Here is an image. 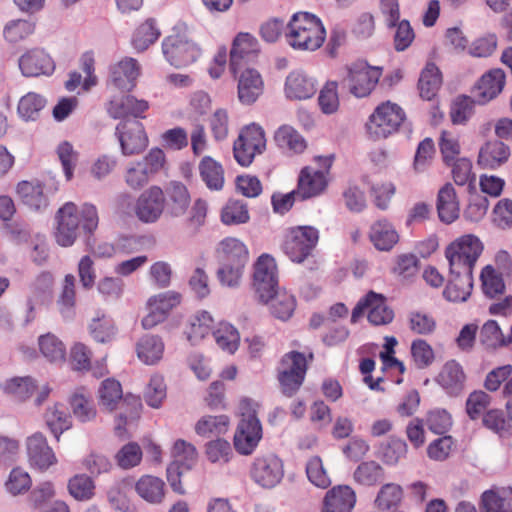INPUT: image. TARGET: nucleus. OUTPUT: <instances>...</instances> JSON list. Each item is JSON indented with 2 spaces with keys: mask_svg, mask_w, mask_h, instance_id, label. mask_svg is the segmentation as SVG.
Wrapping results in <instances>:
<instances>
[{
  "mask_svg": "<svg viewBox=\"0 0 512 512\" xmlns=\"http://www.w3.org/2000/svg\"><path fill=\"white\" fill-rule=\"evenodd\" d=\"M149 104L143 99H137L132 95L113 97L108 105L107 112L114 119H122L128 116L143 118V113L148 110Z\"/></svg>",
  "mask_w": 512,
  "mask_h": 512,
  "instance_id": "obj_31",
  "label": "nucleus"
},
{
  "mask_svg": "<svg viewBox=\"0 0 512 512\" xmlns=\"http://www.w3.org/2000/svg\"><path fill=\"white\" fill-rule=\"evenodd\" d=\"M384 477V469L376 461H364L353 473L355 482L363 486H373Z\"/></svg>",
  "mask_w": 512,
  "mask_h": 512,
  "instance_id": "obj_58",
  "label": "nucleus"
},
{
  "mask_svg": "<svg viewBox=\"0 0 512 512\" xmlns=\"http://www.w3.org/2000/svg\"><path fill=\"white\" fill-rule=\"evenodd\" d=\"M216 257L219 264L247 265L249 249L239 238L228 236L223 238L216 246Z\"/></svg>",
  "mask_w": 512,
  "mask_h": 512,
  "instance_id": "obj_26",
  "label": "nucleus"
},
{
  "mask_svg": "<svg viewBox=\"0 0 512 512\" xmlns=\"http://www.w3.org/2000/svg\"><path fill=\"white\" fill-rule=\"evenodd\" d=\"M249 476L257 486L273 489L284 478V463L274 453L259 454L251 463Z\"/></svg>",
  "mask_w": 512,
  "mask_h": 512,
  "instance_id": "obj_10",
  "label": "nucleus"
},
{
  "mask_svg": "<svg viewBox=\"0 0 512 512\" xmlns=\"http://www.w3.org/2000/svg\"><path fill=\"white\" fill-rule=\"evenodd\" d=\"M253 287L259 301L271 298L278 288V267L275 258L268 254H261L253 264Z\"/></svg>",
  "mask_w": 512,
  "mask_h": 512,
  "instance_id": "obj_12",
  "label": "nucleus"
},
{
  "mask_svg": "<svg viewBox=\"0 0 512 512\" xmlns=\"http://www.w3.org/2000/svg\"><path fill=\"white\" fill-rule=\"evenodd\" d=\"M306 475L312 485L320 489L328 488L332 480L323 460L319 456H313L306 463Z\"/></svg>",
  "mask_w": 512,
  "mask_h": 512,
  "instance_id": "obj_61",
  "label": "nucleus"
},
{
  "mask_svg": "<svg viewBox=\"0 0 512 512\" xmlns=\"http://www.w3.org/2000/svg\"><path fill=\"white\" fill-rule=\"evenodd\" d=\"M442 84V77L438 67L433 63H428L422 70L418 88L420 96L425 100H432Z\"/></svg>",
  "mask_w": 512,
  "mask_h": 512,
  "instance_id": "obj_51",
  "label": "nucleus"
},
{
  "mask_svg": "<svg viewBox=\"0 0 512 512\" xmlns=\"http://www.w3.org/2000/svg\"><path fill=\"white\" fill-rule=\"evenodd\" d=\"M19 68L24 76L37 77L52 74L55 69V64L45 51L33 49L20 57Z\"/></svg>",
  "mask_w": 512,
  "mask_h": 512,
  "instance_id": "obj_27",
  "label": "nucleus"
},
{
  "mask_svg": "<svg viewBox=\"0 0 512 512\" xmlns=\"http://www.w3.org/2000/svg\"><path fill=\"white\" fill-rule=\"evenodd\" d=\"M436 208L439 219L451 224L459 218L460 205L454 187L448 183L438 192Z\"/></svg>",
  "mask_w": 512,
  "mask_h": 512,
  "instance_id": "obj_35",
  "label": "nucleus"
},
{
  "mask_svg": "<svg viewBox=\"0 0 512 512\" xmlns=\"http://www.w3.org/2000/svg\"><path fill=\"white\" fill-rule=\"evenodd\" d=\"M484 251V244L474 234H464L447 245L445 257L450 273L473 275L475 265Z\"/></svg>",
  "mask_w": 512,
  "mask_h": 512,
  "instance_id": "obj_3",
  "label": "nucleus"
},
{
  "mask_svg": "<svg viewBox=\"0 0 512 512\" xmlns=\"http://www.w3.org/2000/svg\"><path fill=\"white\" fill-rule=\"evenodd\" d=\"M160 36V31L153 20H147L137 27L133 34L132 44L138 51L146 50Z\"/></svg>",
  "mask_w": 512,
  "mask_h": 512,
  "instance_id": "obj_64",
  "label": "nucleus"
},
{
  "mask_svg": "<svg viewBox=\"0 0 512 512\" xmlns=\"http://www.w3.org/2000/svg\"><path fill=\"white\" fill-rule=\"evenodd\" d=\"M75 281L74 275L67 274L65 276L62 291L57 300L58 310L66 319H70L74 315L76 304Z\"/></svg>",
  "mask_w": 512,
  "mask_h": 512,
  "instance_id": "obj_54",
  "label": "nucleus"
},
{
  "mask_svg": "<svg viewBox=\"0 0 512 512\" xmlns=\"http://www.w3.org/2000/svg\"><path fill=\"white\" fill-rule=\"evenodd\" d=\"M403 499V488L396 483L384 484L377 493L375 504L380 510L397 507Z\"/></svg>",
  "mask_w": 512,
  "mask_h": 512,
  "instance_id": "obj_63",
  "label": "nucleus"
},
{
  "mask_svg": "<svg viewBox=\"0 0 512 512\" xmlns=\"http://www.w3.org/2000/svg\"><path fill=\"white\" fill-rule=\"evenodd\" d=\"M69 404L74 417L81 423L95 419L97 411L91 395L84 389L76 390L69 398Z\"/></svg>",
  "mask_w": 512,
  "mask_h": 512,
  "instance_id": "obj_44",
  "label": "nucleus"
},
{
  "mask_svg": "<svg viewBox=\"0 0 512 512\" xmlns=\"http://www.w3.org/2000/svg\"><path fill=\"white\" fill-rule=\"evenodd\" d=\"M261 302L268 304L271 314L283 321L288 320L296 308L295 297L279 287L274 290L271 298Z\"/></svg>",
  "mask_w": 512,
  "mask_h": 512,
  "instance_id": "obj_40",
  "label": "nucleus"
},
{
  "mask_svg": "<svg viewBox=\"0 0 512 512\" xmlns=\"http://www.w3.org/2000/svg\"><path fill=\"white\" fill-rule=\"evenodd\" d=\"M503 385L502 395L504 397L512 396V365L506 364L491 370L485 378L484 387L495 392Z\"/></svg>",
  "mask_w": 512,
  "mask_h": 512,
  "instance_id": "obj_46",
  "label": "nucleus"
},
{
  "mask_svg": "<svg viewBox=\"0 0 512 512\" xmlns=\"http://www.w3.org/2000/svg\"><path fill=\"white\" fill-rule=\"evenodd\" d=\"M317 80L307 72L296 69L288 73L284 82V95L290 101L312 98L317 92Z\"/></svg>",
  "mask_w": 512,
  "mask_h": 512,
  "instance_id": "obj_20",
  "label": "nucleus"
},
{
  "mask_svg": "<svg viewBox=\"0 0 512 512\" xmlns=\"http://www.w3.org/2000/svg\"><path fill=\"white\" fill-rule=\"evenodd\" d=\"M55 152L61 163L66 181H71L74 177V171L78 163L79 152L68 141L60 142L57 145Z\"/></svg>",
  "mask_w": 512,
  "mask_h": 512,
  "instance_id": "obj_57",
  "label": "nucleus"
},
{
  "mask_svg": "<svg viewBox=\"0 0 512 512\" xmlns=\"http://www.w3.org/2000/svg\"><path fill=\"white\" fill-rule=\"evenodd\" d=\"M368 313V320L373 325H386L394 318V312L388 307L382 294L369 292L354 307L351 315V321L356 322L365 312Z\"/></svg>",
  "mask_w": 512,
  "mask_h": 512,
  "instance_id": "obj_16",
  "label": "nucleus"
},
{
  "mask_svg": "<svg viewBox=\"0 0 512 512\" xmlns=\"http://www.w3.org/2000/svg\"><path fill=\"white\" fill-rule=\"evenodd\" d=\"M171 456L173 461L185 470H190L197 462L198 452L196 447L183 439H178L174 442L171 449Z\"/></svg>",
  "mask_w": 512,
  "mask_h": 512,
  "instance_id": "obj_56",
  "label": "nucleus"
},
{
  "mask_svg": "<svg viewBox=\"0 0 512 512\" xmlns=\"http://www.w3.org/2000/svg\"><path fill=\"white\" fill-rule=\"evenodd\" d=\"M325 37L320 19L308 12L294 13L286 24L285 38L293 49L315 51L322 46Z\"/></svg>",
  "mask_w": 512,
  "mask_h": 512,
  "instance_id": "obj_2",
  "label": "nucleus"
},
{
  "mask_svg": "<svg viewBox=\"0 0 512 512\" xmlns=\"http://www.w3.org/2000/svg\"><path fill=\"white\" fill-rule=\"evenodd\" d=\"M307 370V358L303 353L291 351L286 353L278 366L277 379L281 391L292 396L301 387Z\"/></svg>",
  "mask_w": 512,
  "mask_h": 512,
  "instance_id": "obj_9",
  "label": "nucleus"
},
{
  "mask_svg": "<svg viewBox=\"0 0 512 512\" xmlns=\"http://www.w3.org/2000/svg\"><path fill=\"white\" fill-rule=\"evenodd\" d=\"M437 382L449 394H458L464 386L465 374L461 365L454 361H448L440 371Z\"/></svg>",
  "mask_w": 512,
  "mask_h": 512,
  "instance_id": "obj_43",
  "label": "nucleus"
},
{
  "mask_svg": "<svg viewBox=\"0 0 512 512\" xmlns=\"http://www.w3.org/2000/svg\"><path fill=\"white\" fill-rule=\"evenodd\" d=\"M482 512H512V487H493L481 495Z\"/></svg>",
  "mask_w": 512,
  "mask_h": 512,
  "instance_id": "obj_34",
  "label": "nucleus"
},
{
  "mask_svg": "<svg viewBox=\"0 0 512 512\" xmlns=\"http://www.w3.org/2000/svg\"><path fill=\"white\" fill-rule=\"evenodd\" d=\"M509 156L510 149L503 142L488 141L479 150L477 164L483 169H497L507 162Z\"/></svg>",
  "mask_w": 512,
  "mask_h": 512,
  "instance_id": "obj_33",
  "label": "nucleus"
},
{
  "mask_svg": "<svg viewBox=\"0 0 512 512\" xmlns=\"http://www.w3.org/2000/svg\"><path fill=\"white\" fill-rule=\"evenodd\" d=\"M450 276L443 291L444 297L451 302H465L473 289V275L450 273Z\"/></svg>",
  "mask_w": 512,
  "mask_h": 512,
  "instance_id": "obj_41",
  "label": "nucleus"
},
{
  "mask_svg": "<svg viewBox=\"0 0 512 512\" xmlns=\"http://www.w3.org/2000/svg\"><path fill=\"white\" fill-rule=\"evenodd\" d=\"M266 147L263 129L256 124L245 127L234 142V157L241 166H249L257 154Z\"/></svg>",
  "mask_w": 512,
  "mask_h": 512,
  "instance_id": "obj_14",
  "label": "nucleus"
},
{
  "mask_svg": "<svg viewBox=\"0 0 512 512\" xmlns=\"http://www.w3.org/2000/svg\"><path fill=\"white\" fill-rule=\"evenodd\" d=\"M99 224L98 210L91 203L80 206L68 201L58 208L54 216V239L61 247H71L76 242L80 228L92 234Z\"/></svg>",
  "mask_w": 512,
  "mask_h": 512,
  "instance_id": "obj_1",
  "label": "nucleus"
},
{
  "mask_svg": "<svg viewBox=\"0 0 512 512\" xmlns=\"http://www.w3.org/2000/svg\"><path fill=\"white\" fill-rule=\"evenodd\" d=\"M162 52L170 65L176 68L186 67L201 56V48L185 32L174 31L164 38Z\"/></svg>",
  "mask_w": 512,
  "mask_h": 512,
  "instance_id": "obj_7",
  "label": "nucleus"
},
{
  "mask_svg": "<svg viewBox=\"0 0 512 512\" xmlns=\"http://www.w3.org/2000/svg\"><path fill=\"white\" fill-rule=\"evenodd\" d=\"M230 426L227 415H205L195 424V432L201 437L219 436L225 434Z\"/></svg>",
  "mask_w": 512,
  "mask_h": 512,
  "instance_id": "obj_49",
  "label": "nucleus"
},
{
  "mask_svg": "<svg viewBox=\"0 0 512 512\" xmlns=\"http://www.w3.org/2000/svg\"><path fill=\"white\" fill-rule=\"evenodd\" d=\"M330 165L331 161L325 159L324 169H316L311 166L303 168L298 177L297 197L306 200L321 195L328 186Z\"/></svg>",
  "mask_w": 512,
  "mask_h": 512,
  "instance_id": "obj_19",
  "label": "nucleus"
},
{
  "mask_svg": "<svg viewBox=\"0 0 512 512\" xmlns=\"http://www.w3.org/2000/svg\"><path fill=\"white\" fill-rule=\"evenodd\" d=\"M212 336L218 348L229 355L235 354L240 346V333L238 329L229 322H219L214 328Z\"/></svg>",
  "mask_w": 512,
  "mask_h": 512,
  "instance_id": "obj_42",
  "label": "nucleus"
},
{
  "mask_svg": "<svg viewBox=\"0 0 512 512\" xmlns=\"http://www.w3.org/2000/svg\"><path fill=\"white\" fill-rule=\"evenodd\" d=\"M475 98L460 95L456 97L450 106L449 116L454 125H465L474 114Z\"/></svg>",
  "mask_w": 512,
  "mask_h": 512,
  "instance_id": "obj_55",
  "label": "nucleus"
},
{
  "mask_svg": "<svg viewBox=\"0 0 512 512\" xmlns=\"http://www.w3.org/2000/svg\"><path fill=\"white\" fill-rule=\"evenodd\" d=\"M214 319L206 310L197 311L192 315L186 325L185 335L188 342L193 345H199L210 334L213 335Z\"/></svg>",
  "mask_w": 512,
  "mask_h": 512,
  "instance_id": "obj_32",
  "label": "nucleus"
},
{
  "mask_svg": "<svg viewBox=\"0 0 512 512\" xmlns=\"http://www.w3.org/2000/svg\"><path fill=\"white\" fill-rule=\"evenodd\" d=\"M355 504L354 490L347 485H338L326 492L320 512H352Z\"/></svg>",
  "mask_w": 512,
  "mask_h": 512,
  "instance_id": "obj_29",
  "label": "nucleus"
},
{
  "mask_svg": "<svg viewBox=\"0 0 512 512\" xmlns=\"http://www.w3.org/2000/svg\"><path fill=\"white\" fill-rule=\"evenodd\" d=\"M221 222L225 225H239L250 219L246 203L240 200H229L221 210Z\"/></svg>",
  "mask_w": 512,
  "mask_h": 512,
  "instance_id": "obj_60",
  "label": "nucleus"
},
{
  "mask_svg": "<svg viewBox=\"0 0 512 512\" xmlns=\"http://www.w3.org/2000/svg\"><path fill=\"white\" fill-rule=\"evenodd\" d=\"M46 105V99L35 92H29L19 100L17 111L25 121L36 120Z\"/></svg>",
  "mask_w": 512,
  "mask_h": 512,
  "instance_id": "obj_59",
  "label": "nucleus"
},
{
  "mask_svg": "<svg viewBox=\"0 0 512 512\" xmlns=\"http://www.w3.org/2000/svg\"><path fill=\"white\" fill-rule=\"evenodd\" d=\"M259 52L258 40L249 33H239L230 51V69L233 73L254 61Z\"/></svg>",
  "mask_w": 512,
  "mask_h": 512,
  "instance_id": "obj_24",
  "label": "nucleus"
},
{
  "mask_svg": "<svg viewBox=\"0 0 512 512\" xmlns=\"http://www.w3.org/2000/svg\"><path fill=\"white\" fill-rule=\"evenodd\" d=\"M237 95L240 103L251 105L257 101L264 91L261 74L254 68H242L237 73Z\"/></svg>",
  "mask_w": 512,
  "mask_h": 512,
  "instance_id": "obj_23",
  "label": "nucleus"
},
{
  "mask_svg": "<svg viewBox=\"0 0 512 512\" xmlns=\"http://www.w3.org/2000/svg\"><path fill=\"white\" fill-rule=\"evenodd\" d=\"M182 295L174 290H167L150 296L145 308L147 314L142 318L141 325L150 330L163 323L170 313L181 304Z\"/></svg>",
  "mask_w": 512,
  "mask_h": 512,
  "instance_id": "obj_11",
  "label": "nucleus"
},
{
  "mask_svg": "<svg viewBox=\"0 0 512 512\" xmlns=\"http://www.w3.org/2000/svg\"><path fill=\"white\" fill-rule=\"evenodd\" d=\"M115 136L124 156L140 154L149 144L144 125L135 119H126L119 122L115 128Z\"/></svg>",
  "mask_w": 512,
  "mask_h": 512,
  "instance_id": "obj_13",
  "label": "nucleus"
},
{
  "mask_svg": "<svg viewBox=\"0 0 512 512\" xmlns=\"http://www.w3.org/2000/svg\"><path fill=\"white\" fill-rule=\"evenodd\" d=\"M368 237L376 250L384 252L392 250L400 239L395 225L386 218L378 219L371 224Z\"/></svg>",
  "mask_w": 512,
  "mask_h": 512,
  "instance_id": "obj_30",
  "label": "nucleus"
},
{
  "mask_svg": "<svg viewBox=\"0 0 512 512\" xmlns=\"http://www.w3.org/2000/svg\"><path fill=\"white\" fill-rule=\"evenodd\" d=\"M41 355L50 363H62L66 359V346L53 333H46L38 338Z\"/></svg>",
  "mask_w": 512,
  "mask_h": 512,
  "instance_id": "obj_48",
  "label": "nucleus"
},
{
  "mask_svg": "<svg viewBox=\"0 0 512 512\" xmlns=\"http://www.w3.org/2000/svg\"><path fill=\"white\" fill-rule=\"evenodd\" d=\"M36 381L30 376L13 377L1 384L4 393L16 400L25 401L36 391Z\"/></svg>",
  "mask_w": 512,
  "mask_h": 512,
  "instance_id": "obj_52",
  "label": "nucleus"
},
{
  "mask_svg": "<svg viewBox=\"0 0 512 512\" xmlns=\"http://www.w3.org/2000/svg\"><path fill=\"white\" fill-rule=\"evenodd\" d=\"M168 197L170 214L182 216L190 205L191 197L187 187L179 181H171L164 192Z\"/></svg>",
  "mask_w": 512,
  "mask_h": 512,
  "instance_id": "obj_45",
  "label": "nucleus"
},
{
  "mask_svg": "<svg viewBox=\"0 0 512 512\" xmlns=\"http://www.w3.org/2000/svg\"><path fill=\"white\" fill-rule=\"evenodd\" d=\"M201 180L210 191H221L225 183V172L222 164L211 156H204L198 164Z\"/></svg>",
  "mask_w": 512,
  "mask_h": 512,
  "instance_id": "obj_37",
  "label": "nucleus"
},
{
  "mask_svg": "<svg viewBox=\"0 0 512 512\" xmlns=\"http://www.w3.org/2000/svg\"><path fill=\"white\" fill-rule=\"evenodd\" d=\"M166 207V197L160 186L152 185L145 189L136 199L135 217L144 224L156 223Z\"/></svg>",
  "mask_w": 512,
  "mask_h": 512,
  "instance_id": "obj_15",
  "label": "nucleus"
},
{
  "mask_svg": "<svg viewBox=\"0 0 512 512\" xmlns=\"http://www.w3.org/2000/svg\"><path fill=\"white\" fill-rule=\"evenodd\" d=\"M57 190L58 185H54L52 191ZM16 192L22 203L31 210L43 211L49 206L51 185L46 189L45 185L37 180L21 181L17 184Z\"/></svg>",
  "mask_w": 512,
  "mask_h": 512,
  "instance_id": "obj_22",
  "label": "nucleus"
},
{
  "mask_svg": "<svg viewBox=\"0 0 512 512\" xmlns=\"http://www.w3.org/2000/svg\"><path fill=\"white\" fill-rule=\"evenodd\" d=\"M165 344L158 335L146 334L136 343L138 359L145 365H156L163 358Z\"/></svg>",
  "mask_w": 512,
  "mask_h": 512,
  "instance_id": "obj_36",
  "label": "nucleus"
},
{
  "mask_svg": "<svg viewBox=\"0 0 512 512\" xmlns=\"http://www.w3.org/2000/svg\"><path fill=\"white\" fill-rule=\"evenodd\" d=\"M382 73V67L372 66L364 60H357L345 65L341 84L355 98H365L375 90Z\"/></svg>",
  "mask_w": 512,
  "mask_h": 512,
  "instance_id": "obj_4",
  "label": "nucleus"
},
{
  "mask_svg": "<svg viewBox=\"0 0 512 512\" xmlns=\"http://www.w3.org/2000/svg\"><path fill=\"white\" fill-rule=\"evenodd\" d=\"M263 437V429L258 417L241 418L234 436L235 451L242 456H250L257 449Z\"/></svg>",
  "mask_w": 512,
  "mask_h": 512,
  "instance_id": "obj_17",
  "label": "nucleus"
},
{
  "mask_svg": "<svg viewBox=\"0 0 512 512\" xmlns=\"http://www.w3.org/2000/svg\"><path fill=\"white\" fill-rule=\"evenodd\" d=\"M319 241V231L313 226H296L287 230L282 250L294 263L304 262Z\"/></svg>",
  "mask_w": 512,
  "mask_h": 512,
  "instance_id": "obj_8",
  "label": "nucleus"
},
{
  "mask_svg": "<svg viewBox=\"0 0 512 512\" xmlns=\"http://www.w3.org/2000/svg\"><path fill=\"white\" fill-rule=\"evenodd\" d=\"M140 75L138 62L131 57H124L108 68L107 87L120 92H130Z\"/></svg>",
  "mask_w": 512,
  "mask_h": 512,
  "instance_id": "obj_18",
  "label": "nucleus"
},
{
  "mask_svg": "<svg viewBox=\"0 0 512 512\" xmlns=\"http://www.w3.org/2000/svg\"><path fill=\"white\" fill-rule=\"evenodd\" d=\"M166 164V156L162 149L154 147L141 159L127 164L123 179L126 185L139 190L149 183Z\"/></svg>",
  "mask_w": 512,
  "mask_h": 512,
  "instance_id": "obj_6",
  "label": "nucleus"
},
{
  "mask_svg": "<svg viewBox=\"0 0 512 512\" xmlns=\"http://www.w3.org/2000/svg\"><path fill=\"white\" fill-rule=\"evenodd\" d=\"M318 104L322 113L326 115L334 114L340 106L338 93V83L336 81H327L319 91Z\"/></svg>",
  "mask_w": 512,
  "mask_h": 512,
  "instance_id": "obj_62",
  "label": "nucleus"
},
{
  "mask_svg": "<svg viewBox=\"0 0 512 512\" xmlns=\"http://www.w3.org/2000/svg\"><path fill=\"white\" fill-rule=\"evenodd\" d=\"M204 453L209 462L217 465H225L233 458L231 444L223 438L208 441L205 444Z\"/></svg>",
  "mask_w": 512,
  "mask_h": 512,
  "instance_id": "obj_53",
  "label": "nucleus"
},
{
  "mask_svg": "<svg viewBox=\"0 0 512 512\" xmlns=\"http://www.w3.org/2000/svg\"><path fill=\"white\" fill-rule=\"evenodd\" d=\"M274 141L282 151L290 154L302 153L307 147L303 136L290 125L280 126L275 131Z\"/></svg>",
  "mask_w": 512,
  "mask_h": 512,
  "instance_id": "obj_39",
  "label": "nucleus"
},
{
  "mask_svg": "<svg viewBox=\"0 0 512 512\" xmlns=\"http://www.w3.org/2000/svg\"><path fill=\"white\" fill-rule=\"evenodd\" d=\"M44 419L57 440H59L61 434L72 427L71 416L60 403H54L49 406L45 412Z\"/></svg>",
  "mask_w": 512,
  "mask_h": 512,
  "instance_id": "obj_47",
  "label": "nucleus"
},
{
  "mask_svg": "<svg viewBox=\"0 0 512 512\" xmlns=\"http://www.w3.org/2000/svg\"><path fill=\"white\" fill-rule=\"evenodd\" d=\"M100 405L112 411L121 405H133L135 408L140 406L139 399L132 395L123 396L121 384L115 379H106L101 383L99 388Z\"/></svg>",
  "mask_w": 512,
  "mask_h": 512,
  "instance_id": "obj_28",
  "label": "nucleus"
},
{
  "mask_svg": "<svg viewBox=\"0 0 512 512\" xmlns=\"http://www.w3.org/2000/svg\"><path fill=\"white\" fill-rule=\"evenodd\" d=\"M405 119V111L400 105L385 101L380 103L369 116L366 132L370 139H386L400 129Z\"/></svg>",
  "mask_w": 512,
  "mask_h": 512,
  "instance_id": "obj_5",
  "label": "nucleus"
},
{
  "mask_svg": "<svg viewBox=\"0 0 512 512\" xmlns=\"http://www.w3.org/2000/svg\"><path fill=\"white\" fill-rule=\"evenodd\" d=\"M135 491L146 502L160 504L165 498V483L159 477L143 475L135 483Z\"/></svg>",
  "mask_w": 512,
  "mask_h": 512,
  "instance_id": "obj_38",
  "label": "nucleus"
},
{
  "mask_svg": "<svg viewBox=\"0 0 512 512\" xmlns=\"http://www.w3.org/2000/svg\"><path fill=\"white\" fill-rule=\"evenodd\" d=\"M36 23L31 19H12L3 27V38L10 44H17L34 34Z\"/></svg>",
  "mask_w": 512,
  "mask_h": 512,
  "instance_id": "obj_50",
  "label": "nucleus"
},
{
  "mask_svg": "<svg viewBox=\"0 0 512 512\" xmlns=\"http://www.w3.org/2000/svg\"><path fill=\"white\" fill-rule=\"evenodd\" d=\"M505 85V73L493 69L484 74L472 89V96L479 105H484L497 97Z\"/></svg>",
  "mask_w": 512,
  "mask_h": 512,
  "instance_id": "obj_25",
  "label": "nucleus"
},
{
  "mask_svg": "<svg viewBox=\"0 0 512 512\" xmlns=\"http://www.w3.org/2000/svg\"><path fill=\"white\" fill-rule=\"evenodd\" d=\"M26 450L30 466L40 471H45L58 462L53 449L47 443L46 437L40 432L27 438Z\"/></svg>",
  "mask_w": 512,
  "mask_h": 512,
  "instance_id": "obj_21",
  "label": "nucleus"
}]
</instances>
